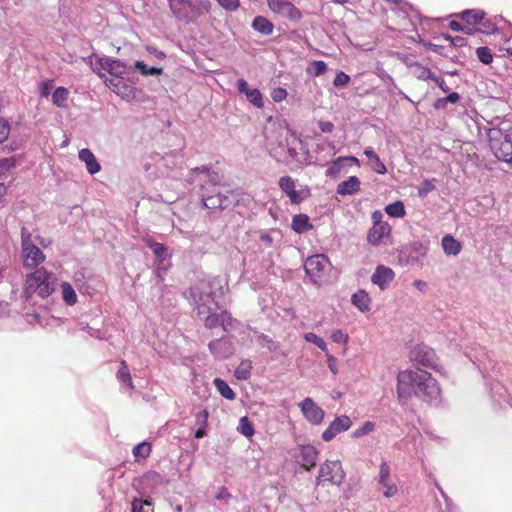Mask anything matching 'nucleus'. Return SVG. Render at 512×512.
Masks as SVG:
<instances>
[{
	"label": "nucleus",
	"instance_id": "obj_1",
	"mask_svg": "<svg viewBox=\"0 0 512 512\" xmlns=\"http://www.w3.org/2000/svg\"><path fill=\"white\" fill-rule=\"evenodd\" d=\"M397 396L400 401L415 396L429 405L437 406L441 403V388L426 370L406 369L397 375Z\"/></svg>",
	"mask_w": 512,
	"mask_h": 512
},
{
	"label": "nucleus",
	"instance_id": "obj_2",
	"mask_svg": "<svg viewBox=\"0 0 512 512\" xmlns=\"http://www.w3.org/2000/svg\"><path fill=\"white\" fill-rule=\"evenodd\" d=\"M266 141L269 154L277 162L288 164L298 161L297 146L300 140L287 126L278 125L270 130L266 135Z\"/></svg>",
	"mask_w": 512,
	"mask_h": 512
},
{
	"label": "nucleus",
	"instance_id": "obj_3",
	"mask_svg": "<svg viewBox=\"0 0 512 512\" xmlns=\"http://www.w3.org/2000/svg\"><path fill=\"white\" fill-rule=\"evenodd\" d=\"M189 181L199 185V194L206 208L226 209L229 206V200L226 196L220 193L210 195L211 188L217 186L221 181L217 172L212 171L207 166L196 167L191 170Z\"/></svg>",
	"mask_w": 512,
	"mask_h": 512
},
{
	"label": "nucleus",
	"instance_id": "obj_4",
	"mask_svg": "<svg viewBox=\"0 0 512 512\" xmlns=\"http://www.w3.org/2000/svg\"><path fill=\"white\" fill-rule=\"evenodd\" d=\"M489 147L494 156L507 163H512V125L501 121L487 129Z\"/></svg>",
	"mask_w": 512,
	"mask_h": 512
},
{
	"label": "nucleus",
	"instance_id": "obj_5",
	"mask_svg": "<svg viewBox=\"0 0 512 512\" xmlns=\"http://www.w3.org/2000/svg\"><path fill=\"white\" fill-rule=\"evenodd\" d=\"M57 284L58 279L52 272L47 271L45 268L36 269L34 272L26 275L23 297L26 300H29L34 295L46 298L55 291Z\"/></svg>",
	"mask_w": 512,
	"mask_h": 512
},
{
	"label": "nucleus",
	"instance_id": "obj_6",
	"mask_svg": "<svg viewBox=\"0 0 512 512\" xmlns=\"http://www.w3.org/2000/svg\"><path fill=\"white\" fill-rule=\"evenodd\" d=\"M172 15L179 21L192 23L197 18L209 13L211 2L209 0H168Z\"/></svg>",
	"mask_w": 512,
	"mask_h": 512
},
{
	"label": "nucleus",
	"instance_id": "obj_7",
	"mask_svg": "<svg viewBox=\"0 0 512 512\" xmlns=\"http://www.w3.org/2000/svg\"><path fill=\"white\" fill-rule=\"evenodd\" d=\"M185 297L194 305L198 315L205 316L216 306L215 298L206 284L191 287L185 292Z\"/></svg>",
	"mask_w": 512,
	"mask_h": 512
},
{
	"label": "nucleus",
	"instance_id": "obj_8",
	"mask_svg": "<svg viewBox=\"0 0 512 512\" xmlns=\"http://www.w3.org/2000/svg\"><path fill=\"white\" fill-rule=\"evenodd\" d=\"M21 248L23 266L27 269H35L45 261V255L32 241V235L26 227L21 229Z\"/></svg>",
	"mask_w": 512,
	"mask_h": 512
},
{
	"label": "nucleus",
	"instance_id": "obj_9",
	"mask_svg": "<svg viewBox=\"0 0 512 512\" xmlns=\"http://www.w3.org/2000/svg\"><path fill=\"white\" fill-rule=\"evenodd\" d=\"M344 478L345 473L340 461H326L320 466L319 474L316 477V484L318 486L324 485L325 483L340 485Z\"/></svg>",
	"mask_w": 512,
	"mask_h": 512
},
{
	"label": "nucleus",
	"instance_id": "obj_10",
	"mask_svg": "<svg viewBox=\"0 0 512 512\" xmlns=\"http://www.w3.org/2000/svg\"><path fill=\"white\" fill-rule=\"evenodd\" d=\"M330 266L328 257L323 254H316L307 258L304 264L306 274L313 283H318Z\"/></svg>",
	"mask_w": 512,
	"mask_h": 512
},
{
	"label": "nucleus",
	"instance_id": "obj_11",
	"mask_svg": "<svg viewBox=\"0 0 512 512\" xmlns=\"http://www.w3.org/2000/svg\"><path fill=\"white\" fill-rule=\"evenodd\" d=\"M279 187L285 193L293 204H300L310 196V189L305 186L296 190V184L292 177L283 176L279 179Z\"/></svg>",
	"mask_w": 512,
	"mask_h": 512
},
{
	"label": "nucleus",
	"instance_id": "obj_12",
	"mask_svg": "<svg viewBox=\"0 0 512 512\" xmlns=\"http://www.w3.org/2000/svg\"><path fill=\"white\" fill-rule=\"evenodd\" d=\"M410 360L425 368L438 370L434 351L425 345L415 346L410 353Z\"/></svg>",
	"mask_w": 512,
	"mask_h": 512
},
{
	"label": "nucleus",
	"instance_id": "obj_13",
	"mask_svg": "<svg viewBox=\"0 0 512 512\" xmlns=\"http://www.w3.org/2000/svg\"><path fill=\"white\" fill-rule=\"evenodd\" d=\"M300 410L305 419L312 425H319L322 423L325 412L319 407L312 398L307 397L299 403Z\"/></svg>",
	"mask_w": 512,
	"mask_h": 512
},
{
	"label": "nucleus",
	"instance_id": "obj_14",
	"mask_svg": "<svg viewBox=\"0 0 512 512\" xmlns=\"http://www.w3.org/2000/svg\"><path fill=\"white\" fill-rule=\"evenodd\" d=\"M352 426V420L347 415L337 416L322 433V439L325 442L333 440L338 434L349 430Z\"/></svg>",
	"mask_w": 512,
	"mask_h": 512
},
{
	"label": "nucleus",
	"instance_id": "obj_15",
	"mask_svg": "<svg viewBox=\"0 0 512 512\" xmlns=\"http://www.w3.org/2000/svg\"><path fill=\"white\" fill-rule=\"evenodd\" d=\"M378 483L383 489V495L386 498H391L396 495L398 489L396 484L391 479L390 466L386 461H382L379 466Z\"/></svg>",
	"mask_w": 512,
	"mask_h": 512
},
{
	"label": "nucleus",
	"instance_id": "obj_16",
	"mask_svg": "<svg viewBox=\"0 0 512 512\" xmlns=\"http://www.w3.org/2000/svg\"><path fill=\"white\" fill-rule=\"evenodd\" d=\"M390 224H380L378 226H372L367 235V241L372 246H379L386 243L391 235Z\"/></svg>",
	"mask_w": 512,
	"mask_h": 512
},
{
	"label": "nucleus",
	"instance_id": "obj_17",
	"mask_svg": "<svg viewBox=\"0 0 512 512\" xmlns=\"http://www.w3.org/2000/svg\"><path fill=\"white\" fill-rule=\"evenodd\" d=\"M394 277L395 273L391 268L380 265L375 269V272L371 277V281L373 284L377 285L381 290H385L394 280Z\"/></svg>",
	"mask_w": 512,
	"mask_h": 512
},
{
	"label": "nucleus",
	"instance_id": "obj_18",
	"mask_svg": "<svg viewBox=\"0 0 512 512\" xmlns=\"http://www.w3.org/2000/svg\"><path fill=\"white\" fill-rule=\"evenodd\" d=\"M209 350L217 359H226L233 354L234 347L228 339L220 338L209 343Z\"/></svg>",
	"mask_w": 512,
	"mask_h": 512
},
{
	"label": "nucleus",
	"instance_id": "obj_19",
	"mask_svg": "<svg viewBox=\"0 0 512 512\" xmlns=\"http://www.w3.org/2000/svg\"><path fill=\"white\" fill-rule=\"evenodd\" d=\"M237 89L239 93L244 94L247 100L252 103L257 108H261L264 105L263 97L260 90L256 88H249L248 83L244 79H239L237 81Z\"/></svg>",
	"mask_w": 512,
	"mask_h": 512
},
{
	"label": "nucleus",
	"instance_id": "obj_20",
	"mask_svg": "<svg viewBox=\"0 0 512 512\" xmlns=\"http://www.w3.org/2000/svg\"><path fill=\"white\" fill-rule=\"evenodd\" d=\"M267 2L269 8L275 13H279L290 18H296L299 16V11L287 0H267Z\"/></svg>",
	"mask_w": 512,
	"mask_h": 512
},
{
	"label": "nucleus",
	"instance_id": "obj_21",
	"mask_svg": "<svg viewBox=\"0 0 512 512\" xmlns=\"http://www.w3.org/2000/svg\"><path fill=\"white\" fill-rule=\"evenodd\" d=\"M225 318H229V313L227 311H223L219 314H212L211 312L207 313L205 316V326L210 329L221 326L224 331L233 329V325L231 323H225Z\"/></svg>",
	"mask_w": 512,
	"mask_h": 512
},
{
	"label": "nucleus",
	"instance_id": "obj_22",
	"mask_svg": "<svg viewBox=\"0 0 512 512\" xmlns=\"http://www.w3.org/2000/svg\"><path fill=\"white\" fill-rule=\"evenodd\" d=\"M79 159L85 164L86 170L90 175H94L101 170V165L97 161L93 152L88 148L79 151Z\"/></svg>",
	"mask_w": 512,
	"mask_h": 512
},
{
	"label": "nucleus",
	"instance_id": "obj_23",
	"mask_svg": "<svg viewBox=\"0 0 512 512\" xmlns=\"http://www.w3.org/2000/svg\"><path fill=\"white\" fill-rule=\"evenodd\" d=\"M301 466L310 470L316 465L318 451L312 445H303L300 447Z\"/></svg>",
	"mask_w": 512,
	"mask_h": 512
},
{
	"label": "nucleus",
	"instance_id": "obj_24",
	"mask_svg": "<svg viewBox=\"0 0 512 512\" xmlns=\"http://www.w3.org/2000/svg\"><path fill=\"white\" fill-rule=\"evenodd\" d=\"M360 180L357 176H350L347 180L337 185V194L341 196L356 194L360 189Z\"/></svg>",
	"mask_w": 512,
	"mask_h": 512
},
{
	"label": "nucleus",
	"instance_id": "obj_25",
	"mask_svg": "<svg viewBox=\"0 0 512 512\" xmlns=\"http://www.w3.org/2000/svg\"><path fill=\"white\" fill-rule=\"evenodd\" d=\"M467 26L476 28L475 26L482 23L485 12L480 9H467L457 15Z\"/></svg>",
	"mask_w": 512,
	"mask_h": 512
},
{
	"label": "nucleus",
	"instance_id": "obj_26",
	"mask_svg": "<svg viewBox=\"0 0 512 512\" xmlns=\"http://www.w3.org/2000/svg\"><path fill=\"white\" fill-rule=\"evenodd\" d=\"M346 162L358 164L359 160L354 156H342L335 159L326 170V175L336 177L344 167Z\"/></svg>",
	"mask_w": 512,
	"mask_h": 512
},
{
	"label": "nucleus",
	"instance_id": "obj_27",
	"mask_svg": "<svg viewBox=\"0 0 512 512\" xmlns=\"http://www.w3.org/2000/svg\"><path fill=\"white\" fill-rule=\"evenodd\" d=\"M444 253L448 256H457L462 249V244L451 235H445L441 240Z\"/></svg>",
	"mask_w": 512,
	"mask_h": 512
},
{
	"label": "nucleus",
	"instance_id": "obj_28",
	"mask_svg": "<svg viewBox=\"0 0 512 512\" xmlns=\"http://www.w3.org/2000/svg\"><path fill=\"white\" fill-rule=\"evenodd\" d=\"M352 304L357 307L361 312L370 310L371 298L364 290H359L351 297Z\"/></svg>",
	"mask_w": 512,
	"mask_h": 512
},
{
	"label": "nucleus",
	"instance_id": "obj_29",
	"mask_svg": "<svg viewBox=\"0 0 512 512\" xmlns=\"http://www.w3.org/2000/svg\"><path fill=\"white\" fill-rule=\"evenodd\" d=\"M105 71H107L111 76H122L125 72V65L118 59H112L109 57H103Z\"/></svg>",
	"mask_w": 512,
	"mask_h": 512
},
{
	"label": "nucleus",
	"instance_id": "obj_30",
	"mask_svg": "<svg viewBox=\"0 0 512 512\" xmlns=\"http://www.w3.org/2000/svg\"><path fill=\"white\" fill-rule=\"evenodd\" d=\"M364 155L369 159L371 168L378 174H385L387 172L385 164L380 160L379 156L373 151L372 148H366Z\"/></svg>",
	"mask_w": 512,
	"mask_h": 512
},
{
	"label": "nucleus",
	"instance_id": "obj_31",
	"mask_svg": "<svg viewBox=\"0 0 512 512\" xmlns=\"http://www.w3.org/2000/svg\"><path fill=\"white\" fill-rule=\"evenodd\" d=\"M252 27L263 35H271L273 32V24L263 16H256L252 22Z\"/></svg>",
	"mask_w": 512,
	"mask_h": 512
},
{
	"label": "nucleus",
	"instance_id": "obj_32",
	"mask_svg": "<svg viewBox=\"0 0 512 512\" xmlns=\"http://www.w3.org/2000/svg\"><path fill=\"white\" fill-rule=\"evenodd\" d=\"M312 225L309 222V217L306 214H297L292 219V229L296 233H304L311 229Z\"/></svg>",
	"mask_w": 512,
	"mask_h": 512
},
{
	"label": "nucleus",
	"instance_id": "obj_33",
	"mask_svg": "<svg viewBox=\"0 0 512 512\" xmlns=\"http://www.w3.org/2000/svg\"><path fill=\"white\" fill-rule=\"evenodd\" d=\"M60 287L63 301L69 306L74 305L77 302V295L73 287L68 282H62Z\"/></svg>",
	"mask_w": 512,
	"mask_h": 512
},
{
	"label": "nucleus",
	"instance_id": "obj_34",
	"mask_svg": "<svg viewBox=\"0 0 512 512\" xmlns=\"http://www.w3.org/2000/svg\"><path fill=\"white\" fill-rule=\"evenodd\" d=\"M214 386L217 391L227 400H234L236 398L235 392L230 388V386L222 379L215 378L213 381Z\"/></svg>",
	"mask_w": 512,
	"mask_h": 512
},
{
	"label": "nucleus",
	"instance_id": "obj_35",
	"mask_svg": "<svg viewBox=\"0 0 512 512\" xmlns=\"http://www.w3.org/2000/svg\"><path fill=\"white\" fill-rule=\"evenodd\" d=\"M146 244L152 250L159 263H163L166 260L168 254L163 244L150 239L146 241Z\"/></svg>",
	"mask_w": 512,
	"mask_h": 512
},
{
	"label": "nucleus",
	"instance_id": "obj_36",
	"mask_svg": "<svg viewBox=\"0 0 512 512\" xmlns=\"http://www.w3.org/2000/svg\"><path fill=\"white\" fill-rule=\"evenodd\" d=\"M69 91L65 87H57L52 94V102L57 107H66Z\"/></svg>",
	"mask_w": 512,
	"mask_h": 512
},
{
	"label": "nucleus",
	"instance_id": "obj_37",
	"mask_svg": "<svg viewBox=\"0 0 512 512\" xmlns=\"http://www.w3.org/2000/svg\"><path fill=\"white\" fill-rule=\"evenodd\" d=\"M411 72L417 79L420 80H431L434 75V73L428 67L423 66L420 63H412Z\"/></svg>",
	"mask_w": 512,
	"mask_h": 512
},
{
	"label": "nucleus",
	"instance_id": "obj_38",
	"mask_svg": "<svg viewBox=\"0 0 512 512\" xmlns=\"http://www.w3.org/2000/svg\"><path fill=\"white\" fill-rule=\"evenodd\" d=\"M117 379L122 384L126 385L130 390L134 389L131 374L125 361L121 362V366L117 372Z\"/></svg>",
	"mask_w": 512,
	"mask_h": 512
},
{
	"label": "nucleus",
	"instance_id": "obj_39",
	"mask_svg": "<svg viewBox=\"0 0 512 512\" xmlns=\"http://www.w3.org/2000/svg\"><path fill=\"white\" fill-rule=\"evenodd\" d=\"M252 362L243 360L235 369L234 375L238 380H247L251 376Z\"/></svg>",
	"mask_w": 512,
	"mask_h": 512
},
{
	"label": "nucleus",
	"instance_id": "obj_40",
	"mask_svg": "<svg viewBox=\"0 0 512 512\" xmlns=\"http://www.w3.org/2000/svg\"><path fill=\"white\" fill-rule=\"evenodd\" d=\"M105 84L122 98L129 96V94L120 92V88H124L125 90L127 89L121 76H112L110 79H105Z\"/></svg>",
	"mask_w": 512,
	"mask_h": 512
},
{
	"label": "nucleus",
	"instance_id": "obj_41",
	"mask_svg": "<svg viewBox=\"0 0 512 512\" xmlns=\"http://www.w3.org/2000/svg\"><path fill=\"white\" fill-rule=\"evenodd\" d=\"M385 212L390 217L401 218L406 214L405 207L402 201H396L394 203L388 204L385 207Z\"/></svg>",
	"mask_w": 512,
	"mask_h": 512
},
{
	"label": "nucleus",
	"instance_id": "obj_42",
	"mask_svg": "<svg viewBox=\"0 0 512 512\" xmlns=\"http://www.w3.org/2000/svg\"><path fill=\"white\" fill-rule=\"evenodd\" d=\"M237 430L240 434L247 438L252 437L255 433L253 424L251 423L247 416H243L240 418Z\"/></svg>",
	"mask_w": 512,
	"mask_h": 512
},
{
	"label": "nucleus",
	"instance_id": "obj_43",
	"mask_svg": "<svg viewBox=\"0 0 512 512\" xmlns=\"http://www.w3.org/2000/svg\"><path fill=\"white\" fill-rule=\"evenodd\" d=\"M135 68L144 76L160 75L163 72L162 68L148 66L143 61H136Z\"/></svg>",
	"mask_w": 512,
	"mask_h": 512
},
{
	"label": "nucleus",
	"instance_id": "obj_44",
	"mask_svg": "<svg viewBox=\"0 0 512 512\" xmlns=\"http://www.w3.org/2000/svg\"><path fill=\"white\" fill-rule=\"evenodd\" d=\"M131 512H153L152 503L148 500L134 499L132 501Z\"/></svg>",
	"mask_w": 512,
	"mask_h": 512
},
{
	"label": "nucleus",
	"instance_id": "obj_45",
	"mask_svg": "<svg viewBox=\"0 0 512 512\" xmlns=\"http://www.w3.org/2000/svg\"><path fill=\"white\" fill-rule=\"evenodd\" d=\"M374 429H375V423L372 421H366L362 424L361 427L355 429L352 432L351 436H352V438L358 439V438H361L363 436L370 434L371 432L374 431Z\"/></svg>",
	"mask_w": 512,
	"mask_h": 512
},
{
	"label": "nucleus",
	"instance_id": "obj_46",
	"mask_svg": "<svg viewBox=\"0 0 512 512\" xmlns=\"http://www.w3.org/2000/svg\"><path fill=\"white\" fill-rule=\"evenodd\" d=\"M151 453V445L148 442H141L133 448V455L136 459L147 458Z\"/></svg>",
	"mask_w": 512,
	"mask_h": 512
},
{
	"label": "nucleus",
	"instance_id": "obj_47",
	"mask_svg": "<svg viewBox=\"0 0 512 512\" xmlns=\"http://www.w3.org/2000/svg\"><path fill=\"white\" fill-rule=\"evenodd\" d=\"M304 339L309 343L315 344L323 352H327V350H328L327 344L325 343V341L322 338L317 336L315 333H312V332L306 333L304 335Z\"/></svg>",
	"mask_w": 512,
	"mask_h": 512
},
{
	"label": "nucleus",
	"instance_id": "obj_48",
	"mask_svg": "<svg viewBox=\"0 0 512 512\" xmlns=\"http://www.w3.org/2000/svg\"><path fill=\"white\" fill-rule=\"evenodd\" d=\"M92 70L97 73L101 78L104 77V74H102V70L105 69L103 57L98 56H90L88 58Z\"/></svg>",
	"mask_w": 512,
	"mask_h": 512
},
{
	"label": "nucleus",
	"instance_id": "obj_49",
	"mask_svg": "<svg viewBox=\"0 0 512 512\" xmlns=\"http://www.w3.org/2000/svg\"><path fill=\"white\" fill-rule=\"evenodd\" d=\"M476 55L483 64H490L493 60L492 53L488 47H479L476 49Z\"/></svg>",
	"mask_w": 512,
	"mask_h": 512
},
{
	"label": "nucleus",
	"instance_id": "obj_50",
	"mask_svg": "<svg viewBox=\"0 0 512 512\" xmlns=\"http://www.w3.org/2000/svg\"><path fill=\"white\" fill-rule=\"evenodd\" d=\"M479 27L475 28V32H482L485 34H493L496 31V26L490 20L484 17L482 23L478 24Z\"/></svg>",
	"mask_w": 512,
	"mask_h": 512
},
{
	"label": "nucleus",
	"instance_id": "obj_51",
	"mask_svg": "<svg viewBox=\"0 0 512 512\" xmlns=\"http://www.w3.org/2000/svg\"><path fill=\"white\" fill-rule=\"evenodd\" d=\"M449 27L453 31H462L468 35H472L475 33V28L467 26L465 22L464 24H462L458 21H451Z\"/></svg>",
	"mask_w": 512,
	"mask_h": 512
},
{
	"label": "nucleus",
	"instance_id": "obj_52",
	"mask_svg": "<svg viewBox=\"0 0 512 512\" xmlns=\"http://www.w3.org/2000/svg\"><path fill=\"white\" fill-rule=\"evenodd\" d=\"M434 179L432 180H425L422 182V184L420 185V187L418 188V195L420 197H425L427 196L428 193H430L431 191H433L435 189V184H434Z\"/></svg>",
	"mask_w": 512,
	"mask_h": 512
},
{
	"label": "nucleus",
	"instance_id": "obj_53",
	"mask_svg": "<svg viewBox=\"0 0 512 512\" xmlns=\"http://www.w3.org/2000/svg\"><path fill=\"white\" fill-rule=\"evenodd\" d=\"M349 82H350V76L348 74L344 73L343 71H339L333 80V85L335 87H344Z\"/></svg>",
	"mask_w": 512,
	"mask_h": 512
},
{
	"label": "nucleus",
	"instance_id": "obj_54",
	"mask_svg": "<svg viewBox=\"0 0 512 512\" xmlns=\"http://www.w3.org/2000/svg\"><path fill=\"white\" fill-rule=\"evenodd\" d=\"M209 413L206 409L200 410L195 414V422L198 427H206L208 422Z\"/></svg>",
	"mask_w": 512,
	"mask_h": 512
},
{
	"label": "nucleus",
	"instance_id": "obj_55",
	"mask_svg": "<svg viewBox=\"0 0 512 512\" xmlns=\"http://www.w3.org/2000/svg\"><path fill=\"white\" fill-rule=\"evenodd\" d=\"M314 76L323 75L327 71V65L324 61L317 60L311 63Z\"/></svg>",
	"mask_w": 512,
	"mask_h": 512
},
{
	"label": "nucleus",
	"instance_id": "obj_56",
	"mask_svg": "<svg viewBox=\"0 0 512 512\" xmlns=\"http://www.w3.org/2000/svg\"><path fill=\"white\" fill-rule=\"evenodd\" d=\"M10 133V125L8 121L0 117V143L5 141Z\"/></svg>",
	"mask_w": 512,
	"mask_h": 512
},
{
	"label": "nucleus",
	"instance_id": "obj_57",
	"mask_svg": "<svg viewBox=\"0 0 512 512\" xmlns=\"http://www.w3.org/2000/svg\"><path fill=\"white\" fill-rule=\"evenodd\" d=\"M331 339L335 343H347L349 340V336L342 330L338 329L332 332Z\"/></svg>",
	"mask_w": 512,
	"mask_h": 512
},
{
	"label": "nucleus",
	"instance_id": "obj_58",
	"mask_svg": "<svg viewBox=\"0 0 512 512\" xmlns=\"http://www.w3.org/2000/svg\"><path fill=\"white\" fill-rule=\"evenodd\" d=\"M219 5L228 11H235L240 5L239 0H217Z\"/></svg>",
	"mask_w": 512,
	"mask_h": 512
},
{
	"label": "nucleus",
	"instance_id": "obj_59",
	"mask_svg": "<svg viewBox=\"0 0 512 512\" xmlns=\"http://www.w3.org/2000/svg\"><path fill=\"white\" fill-rule=\"evenodd\" d=\"M287 95H288V93H287L286 89L280 88V87L275 88L271 93V97L275 102H281V101L285 100Z\"/></svg>",
	"mask_w": 512,
	"mask_h": 512
},
{
	"label": "nucleus",
	"instance_id": "obj_60",
	"mask_svg": "<svg viewBox=\"0 0 512 512\" xmlns=\"http://www.w3.org/2000/svg\"><path fill=\"white\" fill-rule=\"evenodd\" d=\"M327 365H328V368H329L330 372L333 375H337L338 374V372H339L338 360H337L336 357H334L333 355H327Z\"/></svg>",
	"mask_w": 512,
	"mask_h": 512
},
{
	"label": "nucleus",
	"instance_id": "obj_61",
	"mask_svg": "<svg viewBox=\"0 0 512 512\" xmlns=\"http://www.w3.org/2000/svg\"><path fill=\"white\" fill-rule=\"evenodd\" d=\"M371 219L373 223L372 226H378L380 224H389L388 222L383 221V213L380 210L374 211L371 215Z\"/></svg>",
	"mask_w": 512,
	"mask_h": 512
},
{
	"label": "nucleus",
	"instance_id": "obj_62",
	"mask_svg": "<svg viewBox=\"0 0 512 512\" xmlns=\"http://www.w3.org/2000/svg\"><path fill=\"white\" fill-rule=\"evenodd\" d=\"M52 89V81L43 82L40 86V95L42 97H48Z\"/></svg>",
	"mask_w": 512,
	"mask_h": 512
},
{
	"label": "nucleus",
	"instance_id": "obj_63",
	"mask_svg": "<svg viewBox=\"0 0 512 512\" xmlns=\"http://www.w3.org/2000/svg\"><path fill=\"white\" fill-rule=\"evenodd\" d=\"M318 125H319L320 130L324 133H330L334 129L333 123H331L329 121H320Z\"/></svg>",
	"mask_w": 512,
	"mask_h": 512
},
{
	"label": "nucleus",
	"instance_id": "obj_64",
	"mask_svg": "<svg viewBox=\"0 0 512 512\" xmlns=\"http://www.w3.org/2000/svg\"><path fill=\"white\" fill-rule=\"evenodd\" d=\"M431 80L435 82L444 92L448 91V86L443 78H440L434 74Z\"/></svg>",
	"mask_w": 512,
	"mask_h": 512
}]
</instances>
